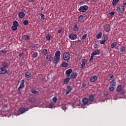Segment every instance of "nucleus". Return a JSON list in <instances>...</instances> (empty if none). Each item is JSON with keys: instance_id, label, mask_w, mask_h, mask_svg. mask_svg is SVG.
I'll return each mask as SVG.
<instances>
[{"instance_id": "9", "label": "nucleus", "mask_w": 126, "mask_h": 126, "mask_svg": "<svg viewBox=\"0 0 126 126\" xmlns=\"http://www.w3.org/2000/svg\"><path fill=\"white\" fill-rule=\"evenodd\" d=\"M2 67L4 68H8V66H9V63H8L6 61H4L1 64Z\"/></svg>"}, {"instance_id": "59", "label": "nucleus", "mask_w": 126, "mask_h": 126, "mask_svg": "<svg viewBox=\"0 0 126 126\" xmlns=\"http://www.w3.org/2000/svg\"><path fill=\"white\" fill-rule=\"evenodd\" d=\"M12 72H7V74H8V75H10V74H11Z\"/></svg>"}, {"instance_id": "42", "label": "nucleus", "mask_w": 126, "mask_h": 126, "mask_svg": "<svg viewBox=\"0 0 126 126\" xmlns=\"http://www.w3.org/2000/svg\"><path fill=\"white\" fill-rule=\"evenodd\" d=\"M21 89L20 88H18V89H17V93L18 94H22V91H21Z\"/></svg>"}, {"instance_id": "29", "label": "nucleus", "mask_w": 126, "mask_h": 126, "mask_svg": "<svg viewBox=\"0 0 126 126\" xmlns=\"http://www.w3.org/2000/svg\"><path fill=\"white\" fill-rule=\"evenodd\" d=\"M120 52L121 53H126V47L122 46L120 48Z\"/></svg>"}, {"instance_id": "26", "label": "nucleus", "mask_w": 126, "mask_h": 126, "mask_svg": "<svg viewBox=\"0 0 126 126\" xmlns=\"http://www.w3.org/2000/svg\"><path fill=\"white\" fill-rule=\"evenodd\" d=\"M120 1V0H113L112 1V5L113 6H116L118 2Z\"/></svg>"}, {"instance_id": "12", "label": "nucleus", "mask_w": 126, "mask_h": 126, "mask_svg": "<svg viewBox=\"0 0 126 126\" xmlns=\"http://www.w3.org/2000/svg\"><path fill=\"white\" fill-rule=\"evenodd\" d=\"M72 72V69L71 68L66 70L65 71L66 76H67V77H69L70 74H71Z\"/></svg>"}, {"instance_id": "58", "label": "nucleus", "mask_w": 126, "mask_h": 126, "mask_svg": "<svg viewBox=\"0 0 126 126\" xmlns=\"http://www.w3.org/2000/svg\"><path fill=\"white\" fill-rule=\"evenodd\" d=\"M84 1H85V2H89V1H90V0H84Z\"/></svg>"}, {"instance_id": "22", "label": "nucleus", "mask_w": 126, "mask_h": 126, "mask_svg": "<svg viewBox=\"0 0 126 126\" xmlns=\"http://www.w3.org/2000/svg\"><path fill=\"white\" fill-rule=\"evenodd\" d=\"M46 59L48 62H51V61H53V57H52L51 55H47L46 57Z\"/></svg>"}, {"instance_id": "19", "label": "nucleus", "mask_w": 126, "mask_h": 126, "mask_svg": "<svg viewBox=\"0 0 126 126\" xmlns=\"http://www.w3.org/2000/svg\"><path fill=\"white\" fill-rule=\"evenodd\" d=\"M94 98H95V96L93 94H91L88 98L89 102H93L94 101Z\"/></svg>"}, {"instance_id": "32", "label": "nucleus", "mask_w": 126, "mask_h": 126, "mask_svg": "<svg viewBox=\"0 0 126 126\" xmlns=\"http://www.w3.org/2000/svg\"><path fill=\"white\" fill-rule=\"evenodd\" d=\"M13 26H16V27H18V26H19V23H18L17 21H15L13 22Z\"/></svg>"}, {"instance_id": "49", "label": "nucleus", "mask_w": 126, "mask_h": 126, "mask_svg": "<svg viewBox=\"0 0 126 126\" xmlns=\"http://www.w3.org/2000/svg\"><path fill=\"white\" fill-rule=\"evenodd\" d=\"M85 64H84V63H82V64H81V65L80 68H81L82 69H83V68H84V67H85Z\"/></svg>"}, {"instance_id": "48", "label": "nucleus", "mask_w": 126, "mask_h": 126, "mask_svg": "<svg viewBox=\"0 0 126 126\" xmlns=\"http://www.w3.org/2000/svg\"><path fill=\"white\" fill-rule=\"evenodd\" d=\"M94 49H97V48H99V45H98V44H94Z\"/></svg>"}, {"instance_id": "51", "label": "nucleus", "mask_w": 126, "mask_h": 126, "mask_svg": "<svg viewBox=\"0 0 126 126\" xmlns=\"http://www.w3.org/2000/svg\"><path fill=\"white\" fill-rule=\"evenodd\" d=\"M19 56L20 58H22V57H23L24 56V54L22 52L20 53L19 54Z\"/></svg>"}, {"instance_id": "64", "label": "nucleus", "mask_w": 126, "mask_h": 126, "mask_svg": "<svg viewBox=\"0 0 126 126\" xmlns=\"http://www.w3.org/2000/svg\"><path fill=\"white\" fill-rule=\"evenodd\" d=\"M89 105L91 104V103H90V102H89Z\"/></svg>"}, {"instance_id": "10", "label": "nucleus", "mask_w": 126, "mask_h": 126, "mask_svg": "<svg viewBox=\"0 0 126 126\" xmlns=\"http://www.w3.org/2000/svg\"><path fill=\"white\" fill-rule=\"evenodd\" d=\"M7 72V69L6 68H3V67H0V74H4Z\"/></svg>"}, {"instance_id": "24", "label": "nucleus", "mask_w": 126, "mask_h": 126, "mask_svg": "<svg viewBox=\"0 0 126 126\" xmlns=\"http://www.w3.org/2000/svg\"><path fill=\"white\" fill-rule=\"evenodd\" d=\"M32 74L30 72H27L25 74V77H26L27 78H30L31 77Z\"/></svg>"}, {"instance_id": "39", "label": "nucleus", "mask_w": 126, "mask_h": 126, "mask_svg": "<svg viewBox=\"0 0 126 126\" xmlns=\"http://www.w3.org/2000/svg\"><path fill=\"white\" fill-rule=\"evenodd\" d=\"M11 29L12 30H13V31H16V30H17V27H16L15 26H12L11 27Z\"/></svg>"}, {"instance_id": "27", "label": "nucleus", "mask_w": 126, "mask_h": 126, "mask_svg": "<svg viewBox=\"0 0 126 126\" xmlns=\"http://www.w3.org/2000/svg\"><path fill=\"white\" fill-rule=\"evenodd\" d=\"M117 45H118V43L117 42H114L111 44L110 47L111 49H114V48H115V47H116Z\"/></svg>"}, {"instance_id": "11", "label": "nucleus", "mask_w": 126, "mask_h": 126, "mask_svg": "<svg viewBox=\"0 0 126 126\" xmlns=\"http://www.w3.org/2000/svg\"><path fill=\"white\" fill-rule=\"evenodd\" d=\"M98 79V77H97V76L94 75L93 76H91L90 78V82H95V81H96V80H97Z\"/></svg>"}, {"instance_id": "20", "label": "nucleus", "mask_w": 126, "mask_h": 126, "mask_svg": "<svg viewBox=\"0 0 126 126\" xmlns=\"http://www.w3.org/2000/svg\"><path fill=\"white\" fill-rule=\"evenodd\" d=\"M22 39L25 41H28V40H30V36L28 35H24L22 36Z\"/></svg>"}, {"instance_id": "28", "label": "nucleus", "mask_w": 126, "mask_h": 126, "mask_svg": "<svg viewBox=\"0 0 126 126\" xmlns=\"http://www.w3.org/2000/svg\"><path fill=\"white\" fill-rule=\"evenodd\" d=\"M19 111L21 114H23V113H25V112H26L25 108L24 107H21V108H20L19 109Z\"/></svg>"}, {"instance_id": "36", "label": "nucleus", "mask_w": 126, "mask_h": 126, "mask_svg": "<svg viewBox=\"0 0 126 126\" xmlns=\"http://www.w3.org/2000/svg\"><path fill=\"white\" fill-rule=\"evenodd\" d=\"M6 53H7V51H6V50H1L0 51V55H2V54H3L4 55H5V54H6Z\"/></svg>"}, {"instance_id": "53", "label": "nucleus", "mask_w": 126, "mask_h": 126, "mask_svg": "<svg viewBox=\"0 0 126 126\" xmlns=\"http://www.w3.org/2000/svg\"><path fill=\"white\" fill-rule=\"evenodd\" d=\"M109 15H110V16H113V15H115V12L112 11L110 13H109Z\"/></svg>"}, {"instance_id": "50", "label": "nucleus", "mask_w": 126, "mask_h": 126, "mask_svg": "<svg viewBox=\"0 0 126 126\" xmlns=\"http://www.w3.org/2000/svg\"><path fill=\"white\" fill-rule=\"evenodd\" d=\"M33 58H37L38 57V53L37 52H35L34 54H33Z\"/></svg>"}, {"instance_id": "47", "label": "nucleus", "mask_w": 126, "mask_h": 126, "mask_svg": "<svg viewBox=\"0 0 126 126\" xmlns=\"http://www.w3.org/2000/svg\"><path fill=\"white\" fill-rule=\"evenodd\" d=\"M87 38V34H84L82 36V40H84Z\"/></svg>"}, {"instance_id": "13", "label": "nucleus", "mask_w": 126, "mask_h": 126, "mask_svg": "<svg viewBox=\"0 0 126 126\" xmlns=\"http://www.w3.org/2000/svg\"><path fill=\"white\" fill-rule=\"evenodd\" d=\"M24 83H25V80H22L19 88L21 89V90L23 89V88L25 87V85L24 84Z\"/></svg>"}, {"instance_id": "7", "label": "nucleus", "mask_w": 126, "mask_h": 126, "mask_svg": "<svg viewBox=\"0 0 126 126\" xmlns=\"http://www.w3.org/2000/svg\"><path fill=\"white\" fill-rule=\"evenodd\" d=\"M69 39L70 40H76L77 39V35L74 33H71L69 35Z\"/></svg>"}, {"instance_id": "52", "label": "nucleus", "mask_w": 126, "mask_h": 126, "mask_svg": "<svg viewBox=\"0 0 126 126\" xmlns=\"http://www.w3.org/2000/svg\"><path fill=\"white\" fill-rule=\"evenodd\" d=\"M86 63H87V60L86 59H83L82 61V63L86 64Z\"/></svg>"}, {"instance_id": "35", "label": "nucleus", "mask_w": 126, "mask_h": 126, "mask_svg": "<svg viewBox=\"0 0 126 126\" xmlns=\"http://www.w3.org/2000/svg\"><path fill=\"white\" fill-rule=\"evenodd\" d=\"M73 31H77L78 30V27L77 26V24L74 25L73 27Z\"/></svg>"}, {"instance_id": "62", "label": "nucleus", "mask_w": 126, "mask_h": 126, "mask_svg": "<svg viewBox=\"0 0 126 126\" xmlns=\"http://www.w3.org/2000/svg\"><path fill=\"white\" fill-rule=\"evenodd\" d=\"M93 1H94V2H96V0H93Z\"/></svg>"}, {"instance_id": "6", "label": "nucleus", "mask_w": 126, "mask_h": 126, "mask_svg": "<svg viewBox=\"0 0 126 126\" xmlns=\"http://www.w3.org/2000/svg\"><path fill=\"white\" fill-rule=\"evenodd\" d=\"M63 59L65 61H68L70 59V54L68 52H65L63 54Z\"/></svg>"}, {"instance_id": "34", "label": "nucleus", "mask_w": 126, "mask_h": 126, "mask_svg": "<svg viewBox=\"0 0 126 126\" xmlns=\"http://www.w3.org/2000/svg\"><path fill=\"white\" fill-rule=\"evenodd\" d=\"M39 19L40 20H44V19L45 18V15L43 14H40V16L38 17Z\"/></svg>"}, {"instance_id": "25", "label": "nucleus", "mask_w": 126, "mask_h": 126, "mask_svg": "<svg viewBox=\"0 0 126 126\" xmlns=\"http://www.w3.org/2000/svg\"><path fill=\"white\" fill-rule=\"evenodd\" d=\"M46 39L47 40V41H51L52 39V35L50 34H48L46 36Z\"/></svg>"}, {"instance_id": "23", "label": "nucleus", "mask_w": 126, "mask_h": 126, "mask_svg": "<svg viewBox=\"0 0 126 126\" xmlns=\"http://www.w3.org/2000/svg\"><path fill=\"white\" fill-rule=\"evenodd\" d=\"M70 79H71L69 77L66 78L63 80V83L64 84H67V83H68V82H69L70 81Z\"/></svg>"}, {"instance_id": "37", "label": "nucleus", "mask_w": 126, "mask_h": 126, "mask_svg": "<svg viewBox=\"0 0 126 126\" xmlns=\"http://www.w3.org/2000/svg\"><path fill=\"white\" fill-rule=\"evenodd\" d=\"M31 93L32 94H39V92L36 91L35 90H32Z\"/></svg>"}, {"instance_id": "4", "label": "nucleus", "mask_w": 126, "mask_h": 126, "mask_svg": "<svg viewBox=\"0 0 126 126\" xmlns=\"http://www.w3.org/2000/svg\"><path fill=\"white\" fill-rule=\"evenodd\" d=\"M88 9H89V6L86 5H84L83 6H80L79 8L78 11H79V12H83V13H84V12H86Z\"/></svg>"}, {"instance_id": "8", "label": "nucleus", "mask_w": 126, "mask_h": 126, "mask_svg": "<svg viewBox=\"0 0 126 126\" xmlns=\"http://www.w3.org/2000/svg\"><path fill=\"white\" fill-rule=\"evenodd\" d=\"M72 90V87L70 85H68L66 87V93L65 95H68Z\"/></svg>"}, {"instance_id": "38", "label": "nucleus", "mask_w": 126, "mask_h": 126, "mask_svg": "<svg viewBox=\"0 0 126 126\" xmlns=\"http://www.w3.org/2000/svg\"><path fill=\"white\" fill-rule=\"evenodd\" d=\"M107 40H108V38H106V39H104L103 40L100 41V44H101V45H104V44H105V43H106V42L107 41Z\"/></svg>"}, {"instance_id": "30", "label": "nucleus", "mask_w": 126, "mask_h": 126, "mask_svg": "<svg viewBox=\"0 0 126 126\" xmlns=\"http://www.w3.org/2000/svg\"><path fill=\"white\" fill-rule=\"evenodd\" d=\"M42 54L44 55V56H46V55H47L48 54V50L47 49H44L42 51Z\"/></svg>"}, {"instance_id": "18", "label": "nucleus", "mask_w": 126, "mask_h": 126, "mask_svg": "<svg viewBox=\"0 0 126 126\" xmlns=\"http://www.w3.org/2000/svg\"><path fill=\"white\" fill-rule=\"evenodd\" d=\"M18 16L19 18H24V17H25V13L23 11L19 12L18 13Z\"/></svg>"}, {"instance_id": "54", "label": "nucleus", "mask_w": 126, "mask_h": 126, "mask_svg": "<svg viewBox=\"0 0 126 126\" xmlns=\"http://www.w3.org/2000/svg\"><path fill=\"white\" fill-rule=\"evenodd\" d=\"M109 76L110 79H112V78H114V75L109 74Z\"/></svg>"}, {"instance_id": "46", "label": "nucleus", "mask_w": 126, "mask_h": 126, "mask_svg": "<svg viewBox=\"0 0 126 126\" xmlns=\"http://www.w3.org/2000/svg\"><path fill=\"white\" fill-rule=\"evenodd\" d=\"M52 100L53 102H54V103H56V102H57V100H58V99L57 98V96L53 97Z\"/></svg>"}, {"instance_id": "5", "label": "nucleus", "mask_w": 126, "mask_h": 126, "mask_svg": "<svg viewBox=\"0 0 126 126\" xmlns=\"http://www.w3.org/2000/svg\"><path fill=\"white\" fill-rule=\"evenodd\" d=\"M103 28L105 32L109 33V32H110V30H111V26L109 24H106L104 25Z\"/></svg>"}, {"instance_id": "63", "label": "nucleus", "mask_w": 126, "mask_h": 126, "mask_svg": "<svg viewBox=\"0 0 126 126\" xmlns=\"http://www.w3.org/2000/svg\"><path fill=\"white\" fill-rule=\"evenodd\" d=\"M121 94H125V93L124 92H121Z\"/></svg>"}, {"instance_id": "2", "label": "nucleus", "mask_w": 126, "mask_h": 126, "mask_svg": "<svg viewBox=\"0 0 126 126\" xmlns=\"http://www.w3.org/2000/svg\"><path fill=\"white\" fill-rule=\"evenodd\" d=\"M109 90L111 92H113L114 90L115 89L116 86H117V82L116 81V79H113L109 82Z\"/></svg>"}, {"instance_id": "60", "label": "nucleus", "mask_w": 126, "mask_h": 126, "mask_svg": "<svg viewBox=\"0 0 126 126\" xmlns=\"http://www.w3.org/2000/svg\"><path fill=\"white\" fill-rule=\"evenodd\" d=\"M103 37H104V40H106V38L107 39V36L103 35Z\"/></svg>"}, {"instance_id": "15", "label": "nucleus", "mask_w": 126, "mask_h": 126, "mask_svg": "<svg viewBox=\"0 0 126 126\" xmlns=\"http://www.w3.org/2000/svg\"><path fill=\"white\" fill-rule=\"evenodd\" d=\"M82 101L83 104H84L85 105H87V104H88V102H89V100L87 97H83Z\"/></svg>"}, {"instance_id": "55", "label": "nucleus", "mask_w": 126, "mask_h": 126, "mask_svg": "<svg viewBox=\"0 0 126 126\" xmlns=\"http://www.w3.org/2000/svg\"><path fill=\"white\" fill-rule=\"evenodd\" d=\"M86 104H83L82 105H81V108H82L83 109H85V108L86 107Z\"/></svg>"}, {"instance_id": "16", "label": "nucleus", "mask_w": 126, "mask_h": 126, "mask_svg": "<svg viewBox=\"0 0 126 126\" xmlns=\"http://www.w3.org/2000/svg\"><path fill=\"white\" fill-rule=\"evenodd\" d=\"M123 89H124L123 86L119 85L116 88V91H117V92H121V91H123Z\"/></svg>"}, {"instance_id": "41", "label": "nucleus", "mask_w": 126, "mask_h": 126, "mask_svg": "<svg viewBox=\"0 0 126 126\" xmlns=\"http://www.w3.org/2000/svg\"><path fill=\"white\" fill-rule=\"evenodd\" d=\"M78 20L79 21H81V20H83V16L82 15H81L78 17Z\"/></svg>"}, {"instance_id": "21", "label": "nucleus", "mask_w": 126, "mask_h": 126, "mask_svg": "<svg viewBox=\"0 0 126 126\" xmlns=\"http://www.w3.org/2000/svg\"><path fill=\"white\" fill-rule=\"evenodd\" d=\"M36 101V98L34 97H31L29 98V103H35Z\"/></svg>"}, {"instance_id": "61", "label": "nucleus", "mask_w": 126, "mask_h": 126, "mask_svg": "<svg viewBox=\"0 0 126 126\" xmlns=\"http://www.w3.org/2000/svg\"><path fill=\"white\" fill-rule=\"evenodd\" d=\"M25 110H26V112L27 111H29V108H27Z\"/></svg>"}, {"instance_id": "44", "label": "nucleus", "mask_w": 126, "mask_h": 126, "mask_svg": "<svg viewBox=\"0 0 126 126\" xmlns=\"http://www.w3.org/2000/svg\"><path fill=\"white\" fill-rule=\"evenodd\" d=\"M54 105V104L53 103H50L49 105H48V108H53Z\"/></svg>"}, {"instance_id": "56", "label": "nucleus", "mask_w": 126, "mask_h": 126, "mask_svg": "<svg viewBox=\"0 0 126 126\" xmlns=\"http://www.w3.org/2000/svg\"><path fill=\"white\" fill-rule=\"evenodd\" d=\"M125 7L126 6V0L123 1V4Z\"/></svg>"}, {"instance_id": "3", "label": "nucleus", "mask_w": 126, "mask_h": 126, "mask_svg": "<svg viewBox=\"0 0 126 126\" xmlns=\"http://www.w3.org/2000/svg\"><path fill=\"white\" fill-rule=\"evenodd\" d=\"M125 7H126L123 4L118 5L117 7L116 11L118 13H119V14H121L124 12V11L126 10Z\"/></svg>"}, {"instance_id": "43", "label": "nucleus", "mask_w": 126, "mask_h": 126, "mask_svg": "<svg viewBox=\"0 0 126 126\" xmlns=\"http://www.w3.org/2000/svg\"><path fill=\"white\" fill-rule=\"evenodd\" d=\"M28 23H29V22H28V20H25L23 21L24 25H27Z\"/></svg>"}, {"instance_id": "40", "label": "nucleus", "mask_w": 126, "mask_h": 126, "mask_svg": "<svg viewBox=\"0 0 126 126\" xmlns=\"http://www.w3.org/2000/svg\"><path fill=\"white\" fill-rule=\"evenodd\" d=\"M93 60H94V55H93V54H91V57L89 60V62L91 63V62H92Z\"/></svg>"}, {"instance_id": "17", "label": "nucleus", "mask_w": 126, "mask_h": 126, "mask_svg": "<svg viewBox=\"0 0 126 126\" xmlns=\"http://www.w3.org/2000/svg\"><path fill=\"white\" fill-rule=\"evenodd\" d=\"M92 55L94 56H99L100 55V50H95L92 53Z\"/></svg>"}, {"instance_id": "31", "label": "nucleus", "mask_w": 126, "mask_h": 126, "mask_svg": "<svg viewBox=\"0 0 126 126\" xmlns=\"http://www.w3.org/2000/svg\"><path fill=\"white\" fill-rule=\"evenodd\" d=\"M102 32H100L96 35V37L97 40H99V39H101V38H102Z\"/></svg>"}, {"instance_id": "33", "label": "nucleus", "mask_w": 126, "mask_h": 126, "mask_svg": "<svg viewBox=\"0 0 126 126\" xmlns=\"http://www.w3.org/2000/svg\"><path fill=\"white\" fill-rule=\"evenodd\" d=\"M61 65L62 67H67V65H68V64L66 62H63L62 63Z\"/></svg>"}, {"instance_id": "1", "label": "nucleus", "mask_w": 126, "mask_h": 126, "mask_svg": "<svg viewBox=\"0 0 126 126\" xmlns=\"http://www.w3.org/2000/svg\"><path fill=\"white\" fill-rule=\"evenodd\" d=\"M60 62H61V51H57L55 54L53 63L57 65Z\"/></svg>"}, {"instance_id": "57", "label": "nucleus", "mask_w": 126, "mask_h": 126, "mask_svg": "<svg viewBox=\"0 0 126 126\" xmlns=\"http://www.w3.org/2000/svg\"><path fill=\"white\" fill-rule=\"evenodd\" d=\"M86 84L85 83H83L82 84V88H84V87H86Z\"/></svg>"}, {"instance_id": "45", "label": "nucleus", "mask_w": 126, "mask_h": 126, "mask_svg": "<svg viewBox=\"0 0 126 126\" xmlns=\"http://www.w3.org/2000/svg\"><path fill=\"white\" fill-rule=\"evenodd\" d=\"M63 31V28H62L60 30L58 31V34H61Z\"/></svg>"}, {"instance_id": "14", "label": "nucleus", "mask_w": 126, "mask_h": 126, "mask_svg": "<svg viewBox=\"0 0 126 126\" xmlns=\"http://www.w3.org/2000/svg\"><path fill=\"white\" fill-rule=\"evenodd\" d=\"M77 75H78V74H77V72H74L71 74L70 78L71 79H75V78H76V77H77Z\"/></svg>"}]
</instances>
